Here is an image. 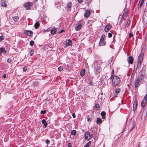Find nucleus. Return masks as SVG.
Returning a JSON list of instances; mask_svg holds the SVG:
<instances>
[{
    "mask_svg": "<svg viewBox=\"0 0 147 147\" xmlns=\"http://www.w3.org/2000/svg\"><path fill=\"white\" fill-rule=\"evenodd\" d=\"M112 78V85L113 86L115 87L120 83V79L118 76L115 75Z\"/></svg>",
    "mask_w": 147,
    "mask_h": 147,
    "instance_id": "1",
    "label": "nucleus"
},
{
    "mask_svg": "<svg viewBox=\"0 0 147 147\" xmlns=\"http://www.w3.org/2000/svg\"><path fill=\"white\" fill-rule=\"evenodd\" d=\"M105 35L103 34L102 35L100 38V41L99 43V45L100 46H105L106 45V42L104 41V39L105 37Z\"/></svg>",
    "mask_w": 147,
    "mask_h": 147,
    "instance_id": "2",
    "label": "nucleus"
},
{
    "mask_svg": "<svg viewBox=\"0 0 147 147\" xmlns=\"http://www.w3.org/2000/svg\"><path fill=\"white\" fill-rule=\"evenodd\" d=\"M145 71L142 69L140 72V75L138 76L137 79L141 81L145 75Z\"/></svg>",
    "mask_w": 147,
    "mask_h": 147,
    "instance_id": "3",
    "label": "nucleus"
},
{
    "mask_svg": "<svg viewBox=\"0 0 147 147\" xmlns=\"http://www.w3.org/2000/svg\"><path fill=\"white\" fill-rule=\"evenodd\" d=\"M144 54L143 53H140L138 57V63L141 64L144 59Z\"/></svg>",
    "mask_w": 147,
    "mask_h": 147,
    "instance_id": "4",
    "label": "nucleus"
},
{
    "mask_svg": "<svg viewBox=\"0 0 147 147\" xmlns=\"http://www.w3.org/2000/svg\"><path fill=\"white\" fill-rule=\"evenodd\" d=\"M33 4L30 2H28L25 3L24 6L25 8L27 10L29 9H30V7L32 6Z\"/></svg>",
    "mask_w": 147,
    "mask_h": 147,
    "instance_id": "5",
    "label": "nucleus"
},
{
    "mask_svg": "<svg viewBox=\"0 0 147 147\" xmlns=\"http://www.w3.org/2000/svg\"><path fill=\"white\" fill-rule=\"evenodd\" d=\"M85 138L88 140H89L92 138V136L90 134V133L89 132H86L84 133Z\"/></svg>",
    "mask_w": 147,
    "mask_h": 147,
    "instance_id": "6",
    "label": "nucleus"
},
{
    "mask_svg": "<svg viewBox=\"0 0 147 147\" xmlns=\"http://www.w3.org/2000/svg\"><path fill=\"white\" fill-rule=\"evenodd\" d=\"M24 33L29 36H32L33 35V32L30 30H25L24 31Z\"/></svg>",
    "mask_w": 147,
    "mask_h": 147,
    "instance_id": "7",
    "label": "nucleus"
},
{
    "mask_svg": "<svg viewBox=\"0 0 147 147\" xmlns=\"http://www.w3.org/2000/svg\"><path fill=\"white\" fill-rule=\"evenodd\" d=\"M72 45V41L70 39L67 40L66 41L65 46L68 47L69 46H71Z\"/></svg>",
    "mask_w": 147,
    "mask_h": 147,
    "instance_id": "8",
    "label": "nucleus"
},
{
    "mask_svg": "<svg viewBox=\"0 0 147 147\" xmlns=\"http://www.w3.org/2000/svg\"><path fill=\"white\" fill-rule=\"evenodd\" d=\"M111 25L110 24L106 26L104 28V30L105 32H109L111 28Z\"/></svg>",
    "mask_w": 147,
    "mask_h": 147,
    "instance_id": "9",
    "label": "nucleus"
},
{
    "mask_svg": "<svg viewBox=\"0 0 147 147\" xmlns=\"http://www.w3.org/2000/svg\"><path fill=\"white\" fill-rule=\"evenodd\" d=\"M56 4L57 5L56 7L59 9L62 6V2L61 0H60L59 1L56 3Z\"/></svg>",
    "mask_w": 147,
    "mask_h": 147,
    "instance_id": "10",
    "label": "nucleus"
},
{
    "mask_svg": "<svg viewBox=\"0 0 147 147\" xmlns=\"http://www.w3.org/2000/svg\"><path fill=\"white\" fill-rule=\"evenodd\" d=\"M141 81L137 79L136 80L134 83V86L135 88H137L140 84Z\"/></svg>",
    "mask_w": 147,
    "mask_h": 147,
    "instance_id": "11",
    "label": "nucleus"
},
{
    "mask_svg": "<svg viewBox=\"0 0 147 147\" xmlns=\"http://www.w3.org/2000/svg\"><path fill=\"white\" fill-rule=\"evenodd\" d=\"M95 71L96 73H100L101 71V68L100 66L95 67Z\"/></svg>",
    "mask_w": 147,
    "mask_h": 147,
    "instance_id": "12",
    "label": "nucleus"
},
{
    "mask_svg": "<svg viewBox=\"0 0 147 147\" xmlns=\"http://www.w3.org/2000/svg\"><path fill=\"white\" fill-rule=\"evenodd\" d=\"M134 61V59L131 56H130L128 57L127 61L129 64L133 63Z\"/></svg>",
    "mask_w": 147,
    "mask_h": 147,
    "instance_id": "13",
    "label": "nucleus"
},
{
    "mask_svg": "<svg viewBox=\"0 0 147 147\" xmlns=\"http://www.w3.org/2000/svg\"><path fill=\"white\" fill-rule=\"evenodd\" d=\"M128 14V11H125L123 13V15L122 16V18L124 20H125L126 19V17L127 16Z\"/></svg>",
    "mask_w": 147,
    "mask_h": 147,
    "instance_id": "14",
    "label": "nucleus"
},
{
    "mask_svg": "<svg viewBox=\"0 0 147 147\" xmlns=\"http://www.w3.org/2000/svg\"><path fill=\"white\" fill-rule=\"evenodd\" d=\"M42 123L44 124V125H43V127L44 128H46L47 125V124L45 120V119H43L42 120Z\"/></svg>",
    "mask_w": 147,
    "mask_h": 147,
    "instance_id": "15",
    "label": "nucleus"
},
{
    "mask_svg": "<svg viewBox=\"0 0 147 147\" xmlns=\"http://www.w3.org/2000/svg\"><path fill=\"white\" fill-rule=\"evenodd\" d=\"M90 13V11L89 10H87L86 11L85 13L84 14V16L86 18L89 17Z\"/></svg>",
    "mask_w": 147,
    "mask_h": 147,
    "instance_id": "16",
    "label": "nucleus"
},
{
    "mask_svg": "<svg viewBox=\"0 0 147 147\" xmlns=\"http://www.w3.org/2000/svg\"><path fill=\"white\" fill-rule=\"evenodd\" d=\"M137 102L136 101L134 102L133 105V110L135 111L137 107Z\"/></svg>",
    "mask_w": 147,
    "mask_h": 147,
    "instance_id": "17",
    "label": "nucleus"
},
{
    "mask_svg": "<svg viewBox=\"0 0 147 147\" xmlns=\"http://www.w3.org/2000/svg\"><path fill=\"white\" fill-rule=\"evenodd\" d=\"M6 52V51L4 48L1 47L0 48V56L1 55L2 53Z\"/></svg>",
    "mask_w": 147,
    "mask_h": 147,
    "instance_id": "18",
    "label": "nucleus"
},
{
    "mask_svg": "<svg viewBox=\"0 0 147 147\" xmlns=\"http://www.w3.org/2000/svg\"><path fill=\"white\" fill-rule=\"evenodd\" d=\"M56 28H54L51 30V33L52 35L54 34L57 31Z\"/></svg>",
    "mask_w": 147,
    "mask_h": 147,
    "instance_id": "19",
    "label": "nucleus"
},
{
    "mask_svg": "<svg viewBox=\"0 0 147 147\" xmlns=\"http://www.w3.org/2000/svg\"><path fill=\"white\" fill-rule=\"evenodd\" d=\"M147 101V100L145 99H143V100H142L141 102V105L143 107H144L145 106L146 104Z\"/></svg>",
    "mask_w": 147,
    "mask_h": 147,
    "instance_id": "20",
    "label": "nucleus"
},
{
    "mask_svg": "<svg viewBox=\"0 0 147 147\" xmlns=\"http://www.w3.org/2000/svg\"><path fill=\"white\" fill-rule=\"evenodd\" d=\"M144 1V0H140L139 3V6L138 7V10H139V9H140L141 6L143 3Z\"/></svg>",
    "mask_w": 147,
    "mask_h": 147,
    "instance_id": "21",
    "label": "nucleus"
},
{
    "mask_svg": "<svg viewBox=\"0 0 147 147\" xmlns=\"http://www.w3.org/2000/svg\"><path fill=\"white\" fill-rule=\"evenodd\" d=\"M100 115L102 116V119H105V118L106 113L105 111H102L100 113Z\"/></svg>",
    "mask_w": 147,
    "mask_h": 147,
    "instance_id": "22",
    "label": "nucleus"
},
{
    "mask_svg": "<svg viewBox=\"0 0 147 147\" xmlns=\"http://www.w3.org/2000/svg\"><path fill=\"white\" fill-rule=\"evenodd\" d=\"M39 26H40L39 23L38 22H37L35 23V24L34 25V27L35 28L37 29Z\"/></svg>",
    "mask_w": 147,
    "mask_h": 147,
    "instance_id": "23",
    "label": "nucleus"
},
{
    "mask_svg": "<svg viewBox=\"0 0 147 147\" xmlns=\"http://www.w3.org/2000/svg\"><path fill=\"white\" fill-rule=\"evenodd\" d=\"M85 69L82 70H81V71L80 72V76L82 77L84 76V75L85 74Z\"/></svg>",
    "mask_w": 147,
    "mask_h": 147,
    "instance_id": "24",
    "label": "nucleus"
},
{
    "mask_svg": "<svg viewBox=\"0 0 147 147\" xmlns=\"http://www.w3.org/2000/svg\"><path fill=\"white\" fill-rule=\"evenodd\" d=\"M102 120L101 119L98 118L97 119L96 122L97 124H100L102 123Z\"/></svg>",
    "mask_w": 147,
    "mask_h": 147,
    "instance_id": "25",
    "label": "nucleus"
},
{
    "mask_svg": "<svg viewBox=\"0 0 147 147\" xmlns=\"http://www.w3.org/2000/svg\"><path fill=\"white\" fill-rule=\"evenodd\" d=\"M13 20L15 22H17L18 21L19 18L18 16H14L13 17Z\"/></svg>",
    "mask_w": 147,
    "mask_h": 147,
    "instance_id": "26",
    "label": "nucleus"
},
{
    "mask_svg": "<svg viewBox=\"0 0 147 147\" xmlns=\"http://www.w3.org/2000/svg\"><path fill=\"white\" fill-rule=\"evenodd\" d=\"M82 27V25L81 24H79L78 26L75 29L76 31H78L80 30Z\"/></svg>",
    "mask_w": 147,
    "mask_h": 147,
    "instance_id": "27",
    "label": "nucleus"
},
{
    "mask_svg": "<svg viewBox=\"0 0 147 147\" xmlns=\"http://www.w3.org/2000/svg\"><path fill=\"white\" fill-rule=\"evenodd\" d=\"M146 50V48L145 47H142L141 50V53H143L144 55V52H145Z\"/></svg>",
    "mask_w": 147,
    "mask_h": 147,
    "instance_id": "28",
    "label": "nucleus"
},
{
    "mask_svg": "<svg viewBox=\"0 0 147 147\" xmlns=\"http://www.w3.org/2000/svg\"><path fill=\"white\" fill-rule=\"evenodd\" d=\"M99 105L98 104H96L95 105L94 107L96 110H98L99 109Z\"/></svg>",
    "mask_w": 147,
    "mask_h": 147,
    "instance_id": "29",
    "label": "nucleus"
},
{
    "mask_svg": "<svg viewBox=\"0 0 147 147\" xmlns=\"http://www.w3.org/2000/svg\"><path fill=\"white\" fill-rule=\"evenodd\" d=\"M91 143V141H89L88 143H86L84 146V147H89Z\"/></svg>",
    "mask_w": 147,
    "mask_h": 147,
    "instance_id": "30",
    "label": "nucleus"
},
{
    "mask_svg": "<svg viewBox=\"0 0 147 147\" xmlns=\"http://www.w3.org/2000/svg\"><path fill=\"white\" fill-rule=\"evenodd\" d=\"M72 6V3H68L67 5V8H70Z\"/></svg>",
    "mask_w": 147,
    "mask_h": 147,
    "instance_id": "31",
    "label": "nucleus"
},
{
    "mask_svg": "<svg viewBox=\"0 0 147 147\" xmlns=\"http://www.w3.org/2000/svg\"><path fill=\"white\" fill-rule=\"evenodd\" d=\"M71 134L74 135H76V131L75 130H72L71 132Z\"/></svg>",
    "mask_w": 147,
    "mask_h": 147,
    "instance_id": "32",
    "label": "nucleus"
},
{
    "mask_svg": "<svg viewBox=\"0 0 147 147\" xmlns=\"http://www.w3.org/2000/svg\"><path fill=\"white\" fill-rule=\"evenodd\" d=\"M34 53V50L33 49H31L30 52V56H32Z\"/></svg>",
    "mask_w": 147,
    "mask_h": 147,
    "instance_id": "33",
    "label": "nucleus"
},
{
    "mask_svg": "<svg viewBox=\"0 0 147 147\" xmlns=\"http://www.w3.org/2000/svg\"><path fill=\"white\" fill-rule=\"evenodd\" d=\"M120 91V89L119 88H117L115 90V92L116 94L119 93Z\"/></svg>",
    "mask_w": 147,
    "mask_h": 147,
    "instance_id": "34",
    "label": "nucleus"
},
{
    "mask_svg": "<svg viewBox=\"0 0 147 147\" xmlns=\"http://www.w3.org/2000/svg\"><path fill=\"white\" fill-rule=\"evenodd\" d=\"M114 74V70H113L112 71V72L111 73V77L110 78V79H111V78L112 79L113 77L114 76H113Z\"/></svg>",
    "mask_w": 147,
    "mask_h": 147,
    "instance_id": "35",
    "label": "nucleus"
},
{
    "mask_svg": "<svg viewBox=\"0 0 147 147\" xmlns=\"http://www.w3.org/2000/svg\"><path fill=\"white\" fill-rule=\"evenodd\" d=\"M131 21L130 20H128L127 24H126V25L125 26L126 27H128V26H129V23Z\"/></svg>",
    "mask_w": 147,
    "mask_h": 147,
    "instance_id": "36",
    "label": "nucleus"
},
{
    "mask_svg": "<svg viewBox=\"0 0 147 147\" xmlns=\"http://www.w3.org/2000/svg\"><path fill=\"white\" fill-rule=\"evenodd\" d=\"M63 68L62 66H60L58 68V70L60 71H61L63 70Z\"/></svg>",
    "mask_w": 147,
    "mask_h": 147,
    "instance_id": "37",
    "label": "nucleus"
},
{
    "mask_svg": "<svg viewBox=\"0 0 147 147\" xmlns=\"http://www.w3.org/2000/svg\"><path fill=\"white\" fill-rule=\"evenodd\" d=\"M34 42L33 40H31L30 41V45L31 46H33L34 44Z\"/></svg>",
    "mask_w": 147,
    "mask_h": 147,
    "instance_id": "38",
    "label": "nucleus"
},
{
    "mask_svg": "<svg viewBox=\"0 0 147 147\" xmlns=\"http://www.w3.org/2000/svg\"><path fill=\"white\" fill-rule=\"evenodd\" d=\"M5 38V37L3 36H0V42L2 41Z\"/></svg>",
    "mask_w": 147,
    "mask_h": 147,
    "instance_id": "39",
    "label": "nucleus"
},
{
    "mask_svg": "<svg viewBox=\"0 0 147 147\" xmlns=\"http://www.w3.org/2000/svg\"><path fill=\"white\" fill-rule=\"evenodd\" d=\"M46 110H44V111L42 110L40 111V113L41 114H45L46 113Z\"/></svg>",
    "mask_w": 147,
    "mask_h": 147,
    "instance_id": "40",
    "label": "nucleus"
},
{
    "mask_svg": "<svg viewBox=\"0 0 147 147\" xmlns=\"http://www.w3.org/2000/svg\"><path fill=\"white\" fill-rule=\"evenodd\" d=\"M12 60L10 58H8L7 60V62L9 63H10L12 62Z\"/></svg>",
    "mask_w": 147,
    "mask_h": 147,
    "instance_id": "41",
    "label": "nucleus"
},
{
    "mask_svg": "<svg viewBox=\"0 0 147 147\" xmlns=\"http://www.w3.org/2000/svg\"><path fill=\"white\" fill-rule=\"evenodd\" d=\"M1 6L3 7H6L7 6V5L5 3H3L1 4Z\"/></svg>",
    "mask_w": 147,
    "mask_h": 147,
    "instance_id": "42",
    "label": "nucleus"
},
{
    "mask_svg": "<svg viewBox=\"0 0 147 147\" xmlns=\"http://www.w3.org/2000/svg\"><path fill=\"white\" fill-rule=\"evenodd\" d=\"M112 34L111 33H109L108 34V36L109 38H111L112 36Z\"/></svg>",
    "mask_w": 147,
    "mask_h": 147,
    "instance_id": "43",
    "label": "nucleus"
},
{
    "mask_svg": "<svg viewBox=\"0 0 147 147\" xmlns=\"http://www.w3.org/2000/svg\"><path fill=\"white\" fill-rule=\"evenodd\" d=\"M23 71H26L27 70V67H24L23 68Z\"/></svg>",
    "mask_w": 147,
    "mask_h": 147,
    "instance_id": "44",
    "label": "nucleus"
},
{
    "mask_svg": "<svg viewBox=\"0 0 147 147\" xmlns=\"http://www.w3.org/2000/svg\"><path fill=\"white\" fill-rule=\"evenodd\" d=\"M88 84L90 85L91 86H94V84H93V82H89Z\"/></svg>",
    "mask_w": 147,
    "mask_h": 147,
    "instance_id": "45",
    "label": "nucleus"
},
{
    "mask_svg": "<svg viewBox=\"0 0 147 147\" xmlns=\"http://www.w3.org/2000/svg\"><path fill=\"white\" fill-rule=\"evenodd\" d=\"M72 144L71 143H69L67 144L68 147H72Z\"/></svg>",
    "mask_w": 147,
    "mask_h": 147,
    "instance_id": "46",
    "label": "nucleus"
},
{
    "mask_svg": "<svg viewBox=\"0 0 147 147\" xmlns=\"http://www.w3.org/2000/svg\"><path fill=\"white\" fill-rule=\"evenodd\" d=\"M129 37H131L133 36V33L131 32H130L129 33Z\"/></svg>",
    "mask_w": 147,
    "mask_h": 147,
    "instance_id": "47",
    "label": "nucleus"
},
{
    "mask_svg": "<svg viewBox=\"0 0 147 147\" xmlns=\"http://www.w3.org/2000/svg\"><path fill=\"white\" fill-rule=\"evenodd\" d=\"M72 115L73 118H76V116L75 115V114L74 113H72Z\"/></svg>",
    "mask_w": 147,
    "mask_h": 147,
    "instance_id": "48",
    "label": "nucleus"
},
{
    "mask_svg": "<svg viewBox=\"0 0 147 147\" xmlns=\"http://www.w3.org/2000/svg\"><path fill=\"white\" fill-rule=\"evenodd\" d=\"M46 143L47 144H49L50 143V142L49 141V140H48L47 139L46 140Z\"/></svg>",
    "mask_w": 147,
    "mask_h": 147,
    "instance_id": "49",
    "label": "nucleus"
},
{
    "mask_svg": "<svg viewBox=\"0 0 147 147\" xmlns=\"http://www.w3.org/2000/svg\"><path fill=\"white\" fill-rule=\"evenodd\" d=\"M144 99L147 101V94L144 97Z\"/></svg>",
    "mask_w": 147,
    "mask_h": 147,
    "instance_id": "50",
    "label": "nucleus"
},
{
    "mask_svg": "<svg viewBox=\"0 0 147 147\" xmlns=\"http://www.w3.org/2000/svg\"><path fill=\"white\" fill-rule=\"evenodd\" d=\"M134 128V125H133L132 126L131 129L130 130V131H131Z\"/></svg>",
    "mask_w": 147,
    "mask_h": 147,
    "instance_id": "51",
    "label": "nucleus"
},
{
    "mask_svg": "<svg viewBox=\"0 0 147 147\" xmlns=\"http://www.w3.org/2000/svg\"><path fill=\"white\" fill-rule=\"evenodd\" d=\"M65 30H62L59 32V33H61L62 32H64Z\"/></svg>",
    "mask_w": 147,
    "mask_h": 147,
    "instance_id": "52",
    "label": "nucleus"
},
{
    "mask_svg": "<svg viewBox=\"0 0 147 147\" xmlns=\"http://www.w3.org/2000/svg\"><path fill=\"white\" fill-rule=\"evenodd\" d=\"M77 1L80 3H81L82 2V0H77Z\"/></svg>",
    "mask_w": 147,
    "mask_h": 147,
    "instance_id": "53",
    "label": "nucleus"
},
{
    "mask_svg": "<svg viewBox=\"0 0 147 147\" xmlns=\"http://www.w3.org/2000/svg\"><path fill=\"white\" fill-rule=\"evenodd\" d=\"M6 77V76L5 74H4L3 75V77L4 78H5Z\"/></svg>",
    "mask_w": 147,
    "mask_h": 147,
    "instance_id": "54",
    "label": "nucleus"
},
{
    "mask_svg": "<svg viewBox=\"0 0 147 147\" xmlns=\"http://www.w3.org/2000/svg\"><path fill=\"white\" fill-rule=\"evenodd\" d=\"M87 121L88 122H89V121L90 120V118L88 117H87Z\"/></svg>",
    "mask_w": 147,
    "mask_h": 147,
    "instance_id": "55",
    "label": "nucleus"
},
{
    "mask_svg": "<svg viewBox=\"0 0 147 147\" xmlns=\"http://www.w3.org/2000/svg\"><path fill=\"white\" fill-rule=\"evenodd\" d=\"M135 141H134L133 142V146H134V145H135Z\"/></svg>",
    "mask_w": 147,
    "mask_h": 147,
    "instance_id": "56",
    "label": "nucleus"
},
{
    "mask_svg": "<svg viewBox=\"0 0 147 147\" xmlns=\"http://www.w3.org/2000/svg\"><path fill=\"white\" fill-rule=\"evenodd\" d=\"M140 147V146L139 144H138V147Z\"/></svg>",
    "mask_w": 147,
    "mask_h": 147,
    "instance_id": "57",
    "label": "nucleus"
},
{
    "mask_svg": "<svg viewBox=\"0 0 147 147\" xmlns=\"http://www.w3.org/2000/svg\"><path fill=\"white\" fill-rule=\"evenodd\" d=\"M98 62H99L100 63H101V62L100 61H99Z\"/></svg>",
    "mask_w": 147,
    "mask_h": 147,
    "instance_id": "58",
    "label": "nucleus"
},
{
    "mask_svg": "<svg viewBox=\"0 0 147 147\" xmlns=\"http://www.w3.org/2000/svg\"><path fill=\"white\" fill-rule=\"evenodd\" d=\"M1 31V29H0V31Z\"/></svg>",
    "mask_w": 147,
    "mask_h": 147,
    "instance_id": "59",
    "label": "nucleus"
},
{
    "mask_svg": "<svg viewBox=\"0 0 147 147\" xmlns=\"http://www.w3.org/2000/svg\"><path fill=\"white\" fill-rule=\"evenodd\" d=\"M131 1V0H130Z\"/></svg>",
    "mask_w": 147,
    "mask_h": 147,
    "instance_id": "60",
    "label": "nucleus"
}]
</instances>
